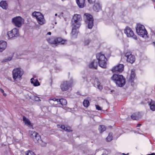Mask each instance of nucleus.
<instances>
[{
    "mask_svg": "<svg viewBox=\"0 0 155 155\" xmlns=\"http://www.w3.org/2000/svg\"><path fill=\"white\" fill-rule=\"evenodd\" d=\"M111 79L116 83L117 86L122 87L125 84V79L121 75L114 74Z\"/></svg>",
    "mask_w": 155,
    "mask_h": 155,
    "instance_id": "f257e3e1",
    "label": "nucleus"
},
{
    "mask_svg": "<svg viewBox=\"0 0 155 155\" xmlns=\"http://www.w3.org/2000/svg\"><path fill=\"white\" fill-rule=\"evenodd\" d=\"M29 134L30 137L33 139L34 142L42 146L45 145V143L43 142L39 134L36 132L30 130Z\"/></svg>",
    "mask_w": 155,
    "mask_h": 155,
    "instance_id": "f03ea898",
    "label": "nucleus"
},
{
    "mask_svg": "<svg viewBox=\"0 0 155 155\" xmlns=\"http://www.w3.org/2000/svg\"><path fill=\"white\" fill-rule=\"evenodd\" d=\"M47 41L51 45L55 46H57L59 43L61 44H64L66 43L67 41L63 40L61 38H56L55 37H51L47 39Z\"/></svg>",
    "mask_w": 155,
    "mask_h": 155,
    "instance_id": "7ed1b4c3",
    "label": "nucleus"
},
{
    "mask_svg": "<svg viewBox=\"0 0 155 155\" xmlns=\"http://www.w3.org/2000/svg\"><path fill=\"white\" fill-rule=\"evenodd\" d=\"M82 20L81 16L80 15L74 14L72 19V29H77L79 28L81 23L80 21Z\"/></svg>",
    "mask_w": 155,
    "mask_h": 155,
    "instance_id": "20e7f679",
    "label": "nucleus"
},
{
    "mask_svg": "<svg viewBox=\"0 0 155 155\" xmlns=\"http://www.w3.org/2000/svg\"><path fill=\"white\" fill-rule=\"evenodd\" d=\"M12 72L13 79L15 81L20 80L24 73L23 70L20 68H15L12 71Z\"/></svg>",
    "mask_w": 155,
    "mask_h": 155,
    "instance_id": "39448f33",
    "label": "nucleus"
},
{
    "mask_svg": "<svg viewBox=\"0 0 155 155\" xmlns=\"http://www.w3.org/2000/svg\"><path fill=\"white\" fill-rule=\"evenodd\" d=\"M84 21L89 29H91L94 25V19L92 16L89 14L85 13L84 15Z\"/></svg>",
    "mask_w": 155,
    "mask_h": 155,
    "instance_id": "423d86ee",
    "label": "nucleus"
},
{
    "mask_svg": "<svg viewBox=\"0 0 155 155\" xmlns=\"http://www.w3.org/2000/svg\"><path fill=\"white\" fill-rule=\"evenodd\" d=\"M96 58L98 61L99 66L102 68H105L107 59L104 55L101 53H98L96 54Z\"/></svg>",
    "mask_w": 155,
    "mask_h": 155,
    "instance_id": "0eeeda50",
    "label": "nucleus"
},
{
    "mask_svg": "<svg viewBox=\"0 0 155 155\" xmlns=\"http://www.w3.org/2000/svg\"><path fill=\"white\" fill-rule=\"evenodd\" d=\"M73 84L72 79H71L69 81H64L62 82L61 84V88L63 91H66L71 87Z\"/></svg>",
    "mask_w": 155,
    "mask_h": 155,
    "instance_id": "6e6552de",
    "label": "nucleus"
},
{
    "mask_svg": "<svg viewBox=\"0 0 155 155\" xmlns=\"http://www.w3.org/2000/svg\"><path fill=\"white\" fill-rule=\"evenodd\" d=\"M12 23L18 28H20L24 23V20L20 16L15 17L12 19Z\"/></svg>",
    "mask_w": 155,
    "mask_h": 155,
    "instance_id": "1a4fd4ad",
    "label": "nucleus"
},
{
    "mask_svg": "<svg viewBox=\"0 0 155 155\" xmlns=\"http://www.w3.org/2000/svg\"><path fill=\"white\" fill-rule=\"evenodd\" d=\"M32 15L34 17L36 18L39 24L42 25L45 23V19L44 16L41 12H33Z\"/></svg>",
    "mask_w": 155,
    "mask_h": 155,
    "instance_id": "9d476101",
    "label": "nucleus"
},
{
    "mask_svg": "<svg viewBox=\"0 0 155 155\" xmlns=\"http://www.w3.org/2000/svg\"><path fill=\"white\" fill-rule=\"evenodd\" d=\"M125 56L127 58V61L128 62L132 64L135 61V56L133 55L130 52H127L125 54Z\"/></svg>",
    "mask_w": 155,
    "mask_h": 155,
    "instance_id": "9b49d317",
    "label": "nucleus"
},
{
    "mask_svg": "<svg viewBox=\"0 0 155 155\" xmlns=\"http://www.w3.org/2000/svg\"><path fill=\"white\" fill-rule=\"evenodd\" d=\"M7 35L10 38L18 36L19 35L18 30H12L8 32Z\"/></svg>",
    "mask_w": 155,
    "mask_h": 155,
    "instance_id": "f8f14e48",
    "label": "nucleus"
},
{
    "mask_svg": "<svg viewBox=\"0 0 155 155\" xmlns=\"http://www.w3.org/2000/svg\"><path fill=\"white\" fill-rule=\"evenodd\" d=\"M124 33L126 34L128 37H132L135 40L137 38L136 35H134L132 30H124Z\"/></svg>",
    "mask_w": 155,
    "mask_h": 155,
    "instance_id": "ddd939ff",
    "label": "nucleus"
},
{
    "mask_svg": "<svg viewBox=\"0 0 155 155\" xmlns=\"http://www.w3.org/2000/svg\"><path fill=\"white\" fill-rule=\"evenodd\" d=\"M124 68V65L122 64H120L114 67L112 69V71L113 72H121L123 71Z\"/></svg>",
    "mask_w": 155,
    "mask_h": 155,
    "instance_id": "4468645a",
    "label": "nucleus"
},
{
    "mask_svg": "<svg viewBox=\"0 0 155 155\" xmlns=\"http://www.w3.org/2000/svg\"><path fill=\"white\" fill-rule=\"evenodd\" d=\"M136 32L140 36L146 38L147 37V32L146 30H136Z\"/></svg>",
    "mask_w": 155,
    "mask_h": 155,
    "instance_id": "2eb2a0df",
    "label": "nucleus"
},
{
    "mask_svg": "<svg viewBox=\"0 0 155 155\" xmlns=\"http://www.w3.org/2000/svg\"><path fill=\"white\" fill-rule=\"evenodd\" d=\"M7 43L3 41H0V52H2L6 48Z\"/></svg>",
    "mask_w": 155,
    "mask_h": 155,
    "instance_id": "dca6fc26",
    "label": "nucleus"
},
{
    "mask_svg": "<svg viewBox=\"0 0 155 155\" xmlns=\"http://www.w3.org/2000/svg\"><path fill=\"white\" fill-rule=\"evenodd\" d=\"M98 62L97 60H94L89 64V67L90 68L96 69L97 67Z\"/></svg>",
    "mask_w": 155,
    "mask_h": 155,
    "instance_id": "f3484780",
    "label": "nucleus"
},
{
    "mask_svg": "<svg viewBox=\"0 0 155 155\" xmlns=\"http://www.w3.org/2000/svg\"><path fill=\"white\" fill-rule=\"evenodd\" d=\"M76 2L79 8H83L85 5V0H76Z\"/></svg>",
    "mask_w": 155,
    "mask_h": 155,
    "instance_id": "a211bd4d",
    "label": "nucleus"
},
{
    "mask_svg": "<svg viewBox=\"0 0 155 155\" xmlns=\"http://www.w3.org/2000/svg\"><path fill=\"white\" fill-rule=\"evenodd\" d=\"M94 9L96 12H98L101 9V7L99 2L96 3L93 7Z\"/></svg>",
    "mask_w": 155,
    "mask_h": 155,
    "instance_id": "6ab92c4d",
    "label": "nucleus"
},
{
    "mask_svg": "<svg viewBox=\"0 0 155 155\" xmlns=\"http://www.w3.org/2000/svg\"><path fill=\"white\" fill-rule=\"evenodd\" d=\"M150 108L152 111L155 110V102L152 100H150V102L149 103Z\"/></svg>",
    "mask_w": 155,
    "mask_h": 155,
    "instance_id": "aec40b11",
    "label": "nucleus"
},
{
    "mask_svg": "<svg viewBox=\"0 0 155 155\" xmlns=\"http://www.w3.org/2000/svg\"><path fill=\"white\" fill-rule=\"evenodd\" d=\"M23 120L25 123V124L27 125L28 127L32 126L30 120L28 119H27L25 116L23 117Z\"/></svg>",
    "mask_w": 155,
    "mask_h": 155,
    "instance_id": "412c9836",
    "label": "nucleus"
},
{
    "mask_svg": "<svg viewBox=\"0 0 155 155\" xmlns=\"http://www.w3.org/2000/svg\"><path fill=\"white\" fill-rule=\"evenodd\" d=\"M31 83L33 84L35 86H39L40 84L38 81L37 79H34L33 78H32L31 79Z\"/></svg>",
    "mask_w": 155,
    "mask_h": 155,
    "instance_id": "4be33fe9",
    "label": "nucleus"
},
{
    "mask_svg": "<svg viewBox=\"0 0 155 155\" xmlns=\"http://www.w3.org/2000/svg\"><path fill=\"white\" fill-rule=\"evenodd\" d=\"M135 76V74L134 72V69L131 70V72L130 74V81H134V79Z\"/></svg>",
    "mask_w": 155,
    "mask_h": 155,
    "instance_id": "5701e85b",
    "label": "nucleus"
},
{
    "mask_svg": "<svg viewBox=\"0 0 155 155\" xmlns=\"http://www.w3.org/2000/svg\"><path fill=\"white\" fill-rule=\"evenodd\" d=\"M7 6V4L6 1H1L0 2V6L3 9H6Z\"/></svg>",
    "mask_w": 155,
    "mask_h": 155,
    "instance_id": "b1692460",
    "label": "nucleus"
},
{
    "mask_svg": "<svg viewBox=\"0 0 155 155\" xmlns=\"http://www.w3.org/2000/svg\"><path fill=\"white\" fill-rule=\"evenodd\" d=\"M72 31L71 33V35L74 38H76L78 31L77 30H72Z\"/></svg>",
    "mask_w": 155,
    "mask_h": 155,
    "instance_id": "393cba45",
    "label": "nucleus"
},
{
    "mask_svg": "<svg viewBox=\"0 0 155 155\" xmlns=\"http://www.w3.org/2000/svg\"><path fill=\"white\" fill-rule=\"evenodd\" d=\"M106 130V127L104 125H100L99 126L98 130H99L100 133H101Z\"/></svg>",
    "mask_w": 155,
    "mask_h": 155,
    "instance_id": "a878e982",
    "label": "nucleus"
},
{
    "mask_svg": "<svg viewBox=\"0 0 155 155\" xmlns=\"http://www.w3.org/2000/svg\"><path fill=\"white\" fill-rule=\"evenodd\" d=\"M58 102L62 106L65 105L67 104V101L64 99L62 98L59 99Z\"/></svg>",
    "mask_w": 155,
    "mask_h": 155,
    "instance_id": "bb28decb",
    "label": "nucleus"
},
{
    "mask_svg": "<svg viewBox=\"0 0 155 155\" xmlns=\"http://www.w3.org/2000/svg\"><path fill=\"white\" fill-rule=\"evenodd\" d=\"M131 117L133 120H137L139 118V114L137 113H134L131 116Z\"/></svg>",
    "mask_w": 155,
    "mask_h": 155,
    "instance_id": "cd10ccee",
    "label": "nucleus"
},
{
    "mask_svg": "<svg viewBox=\"0 0 155 155\" xmlns=\"http://www.w3.org/2000/svg\"><path fill=\"white\" fill-rule=\"evenodd\" d=\"M136 29H146L145 27L143 25L137 23V26L136 27Z\"/></svg>",
    "mask_w": 155,
    "mask_h": 155,
    "instance_id": "c85d7f7f",
    "label": "nucleus"
},
{
    "mask_svg": "<svg viewBox=\"0 0 155 155\" xmlns=\"http://www.w3.org/2000/svg\"><path fill=\"white\" fill-rule=\"evenodd\" d=\"M83 104L84 107H87L89 106L90 103L88 100H85L83 102Z\"/></svg>",
    "mask_w": 155,
    "mask_h": 155,
    "instance_id": "c756f323",
    "label": "nucleus"
},
{
    "mask_svg": "<svg viewBox=\"0 0 155 155\" xmlns=\"http://www.w3.org/2000/svg\"><path fill=\"white\" fill-rule=\"evenodd\" d=\"M112 135V133L109 134L108 136L106 138V140L107 141L110 142L112 140L113 138Z\"/></svg>",
    "mask_w": 155,
    "mask_h": 155,
    "instance_id": "7c9ffc66",
    "label": "nucleus"
},
{
    "mask_svg": "<svg viewBox=\"0 0 155 155\" xmlns=\"http://www.w3.org/2000/svg\"><path fill=\"white\" fill-rule=\"evenodd\" d=\"M25 154L26 155H35L33 152L29 150L26 152Z\"/></svg>",
    "mask_w": 155,
    "mask_h": 155,
    "instance_id": "2f4dec72",
    "label": "nucleus"
},
{
    "mask_svg": "<svg viewBox=\"0 0 155 155\" xmlns=\"http://www.w3.org/2000/svg\"><path fill=\"white\" fill-rule=\"evenodd\" d=\"M90 41L91 40L89 39H85L84 42V45H87L89 44Z\"/></svg>",
    "mask_w": 155,
    "mask_h": 155,
    "instance_id": "473e14b6",
    "label": "nucleus"
},
{
    "mask_svg": "<svg viewBox=\"0 0 155 155\" xmlns=\"http://www.w3.org/2000/svg\"><path fill=\"white\" fill-rule=\"evenodd\" d=\"M58 127L59 128H60L64 130H65L66 127L64 125H61L60 124H58L57 125Z\"/></svg>",
    "mask_w": 155,
    "mask_h": 155,
    "instance_id": "72a5a7b5",
    "label": "nucleus"
},
{
    "mask_svg": "<svg viewBox=\"0 0 155 155\" xmlns=\"http://www.w3.org/2000/svg\"><path fill=\"white\" fill-rule=\"evenodd\" d=\"M65 130L68 132H72V130L71 129V127H67L65 128Z\"/></svg>",
    "mask_w": 155,
    "mask_h": 155,
    "instance_id": "f704fd0d",
    "label": "nucleus"
},
{
    "mask_svg": "<svg viewBox=\"0 0 155 155\" xmlns=\"http://www.w3.org/2000/svg\"><path fill=\"white\" fill-rule=\"evenodd\" d=\"M87 1L90 4H93L95 2V0H87Z\"/></svg>",
    "mask_w": 155,
    "mask_h": 155,
    "instance_id": "c9c22d12",
    "label": "nucleus"
},
{
    "mask_svg": "<svg viewBox=\"0 0 155 155\" xmlns=\"http://www.w3.org/2000/svg\"><path fill=\"white\" fill-rule=\"evenodd\" d=\"M34 99H35V101H41V100L40 99V98L38 97H37V96L35 97Z\"/></svg>",
    "mask_w": 155,
    "mask_h": 155,
    "instance_id": "e433bc0d",
    "label": "nucleus"
},
{
    "mask_svg": "<svg viewBox=\"0 0 155 155\" xmlns=\"http://www.w3.org/2000/svg\"><path fill=\"white\" fill-rule=\"evenodd\" d=\"M59 99H57L56 98H50V100H52L54 101H57L58 102V101H59Z\"/></svg>",
    "mask_w": 155,
    "mask_h": 155,
    "instance_id": "4c0bfd02",
    "label": "nucleus"
},
{
    "mask_svg": "<svg viewBox=\"0 0 155 155\" xmlns=\"http://www.w3.org/2000/svg\"><path fill=\"white\" fill-rule=\"evenodd\" d=\"M96 108L97 110H101V108L98 105H95Z\"/></svg>",
    "mask_w": 155,
    "mask_h": 155,
    "instance_id": "58836bf2",
    "label": "nucleus"
},
{
    "mask_svg": "<svg viewBox=\"0 0 155 155\" xmlns=\"http://www.w3.org/2000/svg\"><path fill=\"white\" fill-rule=\"evenodd\" d=\"M12 56L9 57L7 58V60H8V61H10L12 59Z\"/></svg>",
    "mask_w": 155,
    "mask_h": 155,
    "instance_id": "ea45409f",
    "label": "nucleus"
},
{
    "mask_svg": "<svg viewBox=\"0 0 155 155\" xmlns=\"http://www.w3.org/2000/svg\"><path fill=\"white\" fill-rule=\"evenodd\" d=\"M8 61V60H7V58H5V59H3L2 60V62H4L7 61Z\"/></svg>",
    "mask_w": 155,
    "mask_h": 155,
    "instance_id": "a19ab883",
    "label": "nucleus"
},
{
    "mask_svg": "<svg viewBox=\"0 0 155 155\" xmlns=\"http://www.w3.org/2000/svg\"><path fill=\"white\" fill-rule=\"evenodd\" d=\"M141 125V124H137V127H140Z\"/></svg>",
    "mask_w": 155,
    "mask_h": 155,
    "instance_id": "79ce46f5",
    "label": "nucleus"
},
{
    "mask_svg": "<svg viewBox=\"0 0 155 155\" xmlns=\"http://www.w3.org/2000/svg\"><path fill=\"white\" fill-rule=\"evenodd\" d=\"M98 87L99 89H101L102 88V87L100 85H98Z\"/></svg>",
    "mask_w": 155,
    "mask_h": 155,
    "instance_id": "37998d69",
    "label": "nucleus"
},
{
    "mask_svg": "<svg viewBox=\"0 0 155 155\" xmlns=\"http://www.w3.org/2000/svg\"><path fill=\"white\" fill-rule=\"evenodd\" d=\"M0 91L2 93H3L4 92V90L1 88H0Z\"/></svg>",
    "mask_w": 155,
    "mask_h": 155,
    "instance_id": "c03bdc74",
    "label": "nucleus"
},
{
    "mask_svg": "<svg viewBox=\"0 0 155 155\" xmlns=\"http://www.w3.org/2000/svg\"><path fill=\"white\" fill-rule=\"evenodd\" d=\"M131 82V85H134V82H133V81H130Z\"/></svg>",
    "mask_w": 155,
    "mask_h": 155,
    "instance_id": "a18cd8bd",
    "label": "nucleus"
},
{
    "mask_svg": "<svg viewBox=\"0 0 155 155\" xmlns=\"http://www.w3.org/2000/svg\"><path fill=\"white\" fill-rule=\"evenodd\" d=\"M125 29H131V28H130L128 26H127Z\"/></svg>",
    "mask_w": 155,
    "mask_h": 155,
    "instance_id": "49530a36",
    "label": "nucleus"
},
{
    "mask_svg": "<svg viewBox=\"0 0 155 155\" xmlns=\"http://www.w3.org/2000/svg\"><path fill=\"white\" fill-rule=\"evenodd\" d=\"M147 155H155V153H152L151 154H148Z\"/></svg>",
    "mask_w": 155,
    "mask_h": 155,
    "instance_id": "de8ad7c7",
    "label": "nucleus"
},
{
    "mask_svg": "<svg viewBox=\"0 0 155 155\" xmlns=\"http://www.w3.org/2000/svg\"><path fill=\"white\" fill-rule=\"evenodd\" d=\"M51 32H48L47 33V35H51Z\"/></svg>",
    "mask_w": 155,
    "mask_h": 155,
    "instance_id": "09e8293b",
    "label": "nucleus"
},
{
    "mask_svg": "<svg viewBox=\"0 0 155 155\" xmlns=\"http://www.w3.org/2000/svg\"><path fill=\"white\" fill-rule=\"evenodd\" d=\"M153 45L155 46V41L153 42Z\"/></svg>",
    "mask_w": 155,
    "mask_h": 155,
    "instance_id": "8fccbe9b",
    "label": "nucleus"
},
{
    "mask_svg": "<svg viewBox=\"0 0 155 155\" xmlns=\"http://www.w3.org/2000/svg\"><path fill=\"white\" fill-rule=\"evenodd\" d=\"M3 95L4 96H6V94L4 93L3 94Z\"/></svg>",
    "mask_w": 155,
    "mask_h": 155,
    "instance_id": "3c124183",
    "label": "nucleus"
},
{
    "mask_svg": "<svg viewBox=\"0 0 155 155\" xmlns=\"http://www.w3.org/2000/svg\"><path fill=\"white\" fill-rule=\"evenodd\" d=\"M128 154H129V153H127V154H126V155H128ZM122 154L125 155H126V154H125V153H122Z\"/></svg>",
    "mask_w": 155,
    "mask_h": 155,
    "instance_id": "603ef678",
    "label": "nucleus"
},
{
    "mask_svg": "<svg viewBox=\"0 0 155 155\" xmlns=\"http://www.w3.org/2000/svg\"><path fill=\"white\" fill-rule=\"evenodd\" d=\"M55 16H56L57 15V14L56 13V14H55Z\"/></svg>",
    "mask_w": 155,
    "mask_h": 155,
    "instance_id": "864d4df0",
    "label": "nucleus"
},
{
    "mask_svg": "<svg viewBox=\"0 0 155 155\" xmlns=\"http://www.w3.org/2000/svg\"><path fill=\"white\" fill-rule=\"evenodd\" d=\"M13 29H17L16 28H13Z\"/></svg>",
    "mask_w": 155,
    "mask_h": 155,
    "instance_id": "5fc2aeb1",
    "label": "nucleus"
},
{
    "mask_svg": "<svg viewBox=\"0 0 155 155\" xmlns=\"http://www.w3.org/2000/svg\"><path fill=\"white\" fill-rule=\"evenodd\" d=\"M52 28H54V27L53 26Z\"/></svg>",
    "mask_w": 155,
    "mask_h": 155,
    "instance_id": "6e6d98bb",
    "label": "nucleus"
},
{
    "mask_svg": "<svg viewBox=\"0 0 155 155\" xmlns=\"http://www.w3.org/2000/svg\"><path fill=\"white\" fill-rule=\"evenodd\" d=\"M99 82H98L97 84H99Z\"/></svg>",
    "mask_w": 155,
    "mask_h": 155,
    "instance_id": "4d7b16f0",
    "label": "nucleus"
},
{
    "mask_svg": "<svg viewBox=\"0 0 155 155\" xmlns=\"http://www.w3.org/2000/svg\"><path fill=\"white\" fill-rule=\"evenodd\" d=\"M113 91V90H112V91H111V92H112Z\"/></svg>",
    "mask_w": 155,
    "mask_h": 155,
    "instance_id": "13d9d810",
    "label": "nucleus"
},
{
    "mask_svg": "<svg viewBox=\"0 0 155 155\" xmlns=\"http://www.w3.org/2000/svg\"><path fill=\"white\" fill-rule=\"evenodd\" d=\"M102 155H104V154H102Z\"/></svg>",
    "mask_w": 155,
    "mask_h": 155,
    "instance_id": "bf43d9fd",
    "label": "nucleus"
}]
</instances>
